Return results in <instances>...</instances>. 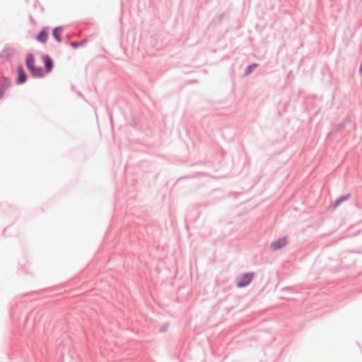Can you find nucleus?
<instances>
[{
    "instance_id": "nucleus-7",
    "label": "nucleus",
    "mask_w": 362,
    "mask_h": 362,
    "mask_svg": "<svg viewBox=\"0 0 362 362\" xmlns=\"http://www.w3.org/2000/svg\"><path fill=\"white\" fill-rule=\"evenodd\" d=\"M47 38H48V34L45 30L41 31L37 36V41H39L42 43L46 42L47 40Z\"/></svg>"
},
{
    "instance_id": "nucleus-5",
    "label": "nucleus",
    "mask_w": 362,
    "mask_h": 362,
    "mask_svg": "<svg viewBox=\"0 0 362 362\" xmlns=\"http://www.w3.org/2000/svg\"><path fill=\"white\" fill-rule=\"evenodd\" d=\"M42 60L45 63L46 71L50 72L53 67L52 59L48 55H44L42 57Z\"/></svg>"
},
{
    "instance_id": "nucleus-3",
    "label": "nucleus",
    "mask_w": 362,
    "mask_h": 362,
    "mask_svg": "<svg viewBox=\"0 0 362 362\" xmlns=\"http://www.w3.org/2000/svg\"><path fill=\"white\" fill-rule=\"evenodd\" d=\"M253 279L252 273H247L244 274L240 281L238 282L237 286L238 287H243L248 285Z\"/></svg>"
},
{
    "instance_id": "nucleus-8",
    "label": "nucleus",
    "mask_w": 362,
    "mask_h": 362,
    "mask_svg": "<svg viewBox=\"0 0 362 362\" xmlns=\"http://www.w3.org/2000/svg\"><path fill=\"white\" fill-rule=\"evenodd\" d=\"M53 36L58 41L61 42L62 39L60 37L61 35V28H56L53 30Z\"/></svg>"
},
{
    "instance_id": "nucleus-10",
    "label": "nucleus",
    "mask_w": 362,
    "mask_h": 362,
    "mask_svg": "<svg viewBox=\"0 0 362 362\" xmlns=\"http://www.w3.org/2000/svg\"><path fill=\"white\" fill-rule=\"evenodd\" d=\"M255 67H256L255 64L251 65V66H248V68L247 69V71H246V74H250Z\"/></svg>"
},
{
    "instance_id": "nucleus-9",
    "label": "nucleus",
    "mask_w": 362,
    "mask_h": 362,
    "mask_svg": "<svg viewBox=\"0 0 362 362\" xmlns=\"http://www.w3.org/2000/svg\"><path fill=\"white\" fill-rule=\"evenodd\" d=\"M346 197H341L339 199L337 200L335 202H334V208H336L341 202H342L343 201L346 200Z\"/></svg>"
},
{
    "instance_id": "nucleus-2",
    "label": "nucleus",
    "mask_w": 362,
    "mask_h": 362,
    "mask_svg": "<svg viewBox=\"0 0 362 362\" xmlns=\"http://www.w3.org/2000/svg\"><path fill=\"white\" fill-rule=\"evenodd\" d=\"M287 243L288 238L287 237H284L272 242L271 244V248L273 250H277L284 247Z\"/></svg>"
},
{
    "instance_id": "nucleus-1",
    "label": "nucleus",
    "mask_w": 362,
    "mask_h": 362,
    "mask_svg": "<svg viewBox=\"0 0 362 362\" xmlns=\"http://www.w3.org/2000/svg\"><path fill=\"white\" fill-rule=\"evenodd\" d=\"M26 66L35 77H42L43 76V70L40 67L35 66V59L33 54H28L26 57Z\"/></svg>"
},
{
    "instance_id": "nucleus-6",
    "label": "nucleus",
    "mask_w": 362,
    "mask_h": 362,
    "mask_svg": "<svg viewBox=\"0 0 362 362\" xmlns=\"http://www.w3.org/2000/svg\"><path fill=\"white\" fill-rule=\"evenodd\" d=\"M18 83H23L26 81V76L22 66L18 68Z\"/></svg>"
},
{
    "instance_id": "nucleus-4",
    "label": "nucleus",
    "mask_w": 362,
    "mask_h": 362,
    "mask_svg": "<svg viewBox=\"0 0 362 362\" xmlns=\"http://www.w3.org/2000/svg\"><path fill=\"white\" fill-rule=\"evenodd\" d=\"M10 86V81L6 78H2L0 80V99H1L4 95L5 91Z\"/></svg>"
}]
</instances>
